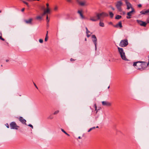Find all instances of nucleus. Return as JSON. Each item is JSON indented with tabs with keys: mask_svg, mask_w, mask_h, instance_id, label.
Masks as SVG:
<instances>
[{
	"mask_svg": "<svg viewBox=\"0 0 149 149\" xmlns=\"http://www.w3.org/2000/svg\"><path fill=\"white\" fill-rule=\"evenodd\" d=\"M133 65L136 66L137 69L142 71L144 70L146 67V62L141 61H138L134 63Z\"/></svg>",
	"mask_w": 149,
	"mask_h": 149,
	"instance_id": "nucleus-1",
	"label": "nucleus"
},
{
	"mask_svg": "<svg viewBox=\"0 0 149 149\" xmlns=\"http://www.w3.org/2000/svg\"><path fill=\"white\" fill-rule=\"evenodd\" d=\"M118 49L119 53L120 54L121 58L123 60L125 61L127 60V59L126 57L125 53L124 52L123 49L122 48H120L118 47Z\"/></svg>",
	"mask_w": 149,
	"mask_h": 149,
	"instance_id": "nucleus-2",
	"label": "nucleus"
},
{
	"mask_svg": "<svg viewBox=\"0 0 149 149\" xmlns=\"http://www.w3.org/2000/svg\"><path fill=\"white\" fill-rule=\"evenodd\" d=\"M78 4L81 6H86L88 5L89 3L86 0H77Z\"/></svg>",
	"mask_w": 149,
	"mask_h": 149,
	"instance_id": "nucleus-3",
	"label": "nucleus"
},
{
	"mask_svg": "<svg viewBox=\"0 0 149 149\" xmlns=\"http://www.w3.org/2000/svg\"><path fill=\"white\" fill-rule=\"evenodd\" d=\"M128 43L127 39L122 40L120 41L119 45L121 47H125L128 45Z\"/></svg>",
	"mask_w": 149,
	"mask_h": 149,
	"instance_id": "nucleus-4",
	"label": "nucleus"
},
{
	"mask_svg": "<svg viewBox=\"0 0 149 149\" xmlns=\"http://www.w3.org/2000/svg\"><path fill=\"white\" fill-rule=\"evenodd\" d=\"M96 15L99 17V19H100L101 18H104L108 16V14L105 12H102L101 13H96Z\"/></svg>",
	"mask_w": 149,
	"mask_h": 149,
	"instance_id": "nucleus-5",
	"label": "nucleus"
},
{
	"mask_svg": "<svg viewBox=\"0 0 149 149\" xmlns=\"http://www.w3.org/2000/svg\"><path fill=\"white\" fill-rule=\"evenodd\" d=\"M122 4L123 3L121 1H118L116 4V6L119 11H121L122 10L121 6Z\"/></svg>",
	"mask_w": 149,
	"mask_h": 149,
	"instance_id": "nucleus-6",
	"label": "nucleus"
},
{
	"mask_svg": "<svg viewBox=\"0 0 149 149\" xmlns=\"http://www.w3.org/2000/svg\"><path fill=\"white\" fill-rule=\"evenodd\" d=\"M10 126L11 129L17 130L19 128V126L14 122H13L10 124Z\"/></svg>",
	"mask_w": 149,
	"mask_h": 149,
	"instance_id": "nucleus-7",
	"label": "nucleus"
},
{
	"mask_svg": "<svg viewBox=\"0 0 149 149\" xmlns=\"http://www.w3.org/2000/svg\"><path fill=\"white\" fill-rule=\"evenodd\" d=\"M92 38H93L92 40L95 45V49L96 50L97 49V39L95 36L94 35H92Z\"/></svg>",
	"mask_w": 149,
	"mask_h": 149,
	"instance_id": "nucleus-8",
	"label": "nucleus"
},
{
	"mask_svg": "<svg viewBox=\"0 0 149 149\" xmlns=\"http://www.w3.org/2000/svg\"><path fill=\"white\" fill-rule=\"evenodd\" d=\"M136 22L140 25L144 27H146L147 25V23L141 20H137Z\"/></svg>",
	"mask_w": 149,
	"mask_h": 149,
	"instance_id": "nucleus-9",
	"label": "nucleus"
},
{
	"mask_svg": "<svg viewBox=\"0 0 149 149\" xmlns=\"http://www.w3.org/2000/svg\"><path fill=\"white\" fill-rule=\"evenodd\" d=\"M89 20L93 22H96L98 20H99V17L96 15V16H93L91 17Z\"/></svg>",
	"mask_w": 149,
	"mask_h": 149,
	"instance_id": "nucleus-10",
	"label": "nucleus"
},
{
	"mask_svg": "<svg viewBox=\"0 0 149 149\" xmlns=\"http://www.w3.org/2000/svg\"><path fill=\"white\" fill-rule=\"evenodd\" d=\"M125 3L127 6V9L129 10L130 8H131L132 10V8H133L132 7V5L129 2L127 1L128 0H124Z\"/></svg>",
	"mask_w": 149,
	"mask_h": 149,
	"instance_id": "nucleus-11",
	"label": "nucleus"
},
{
	"mask_svg": "<svg viewBox=\"0 0 149 149\" xmlns=\"http://www.w3.org/2000/svg\"><path fill=\"white\" fill-rule=\"evenodd\" d=\"M135 10L134 8H132V10L131 11L128 12L127 14V15L128 16H127L126 18L127 19H130L131 18V16L133 14V13L135 12Z\"/></svg>",
	"mask_w": 149,
	"mask_h": 149,
	"instance_id": "nucleus-12",
	"label": "nucleus"
},
{
	"mask_svg": "<svg viewBox=\"0 0 149 149\" xmlns=\"http://www.w3.org/2000/svg\"><path fill=\"white\" fill-rule=\"evenodd\" d=\"M102 105L104 106L110 107L111 105V102L107 101H103L102 102Z\"/></svg>",
	"mask_w": 149,
	"mask_h": 149,
	"instance_id": "nucleus-13",
	"label": "nucleus"
},
{
	"mask_svg": "<svg viewBox=\"0 0 149 149\" xmlns=\"http://www.w3.org/2000/svg\"><path fill=\"white\" fill-rule=\"evenodd\" d=\"M83 11L82 10H78L77 11V13L79 14L80 17L82 19H85L86 18V17L84 16L82 13Z\"/></svg>",
	"mask_w": 149,
	"mask_h": 149,
	"instance_id": "nucleus-14",
	"label": "nucleus"
},
{
	"mask_svg": "<svg viewBox=\"0 0 149 149\" xmlns=\"http://www.w3.org/2000/svg\"><path fill=\"white\" fill-rule=\"evenodd\" d=\"M19 121L23 124L26 125V120L24 119L22 117H19Z\"/></svg>",
	"mask_w": 149,
	"mask_h": 149,
	"instance_id": "nucleus-15",
	"label": "nucleus"
},
{
	"mask_svg": "<svg viewBox=\"0 0 149 149\" xmlns=\"http://www.w3.org/2000/svg\"><path fill=\"white\" fill-rule=\"evenodd\" d=\"M113 27L118 28L119 27L120 28H121L122 27V24L121 22H119L116 25H113Z\"/></svg>",
	"mask_w": 149,
	"mask_h": 149,
	"instance_id": "nucleus-16",
	"label": "nucleus"
},
{
	"mask_svg": "<svg viewBox=\"0 0 149 149\" xmlns=\"http://www.w3.org/2000/svg\"><path fill=\"white\" fill-rule=\"evenodd\" d=\"M33 20V19L32 18H30L29 19L25 20H24L25 23L27 24H32V21Z\"/></svg>",
	"mask_w": 149,
	"mask_h": 149,
	"instance_id": "nucleus-17",
	"label": "nucleus"
},
{
	"mask_svg": "<svg viewBox=\"0 0 149 149\" xmlns=\"http://www.w3.org/2000/svg\"><path fill=\"white\" fill-rule=\"evenodd\" d=\"M140 13L142 14L145 15L147 13H149V9L146 10L145 11H142L140 12Z\"/></svg>",
	"mask_w": 149,
	"mask_h": 149,
	"instance_id": "nucleus-18",
	"label": "nucleus"
},
{
	"mask_svg": "<svg viewBox=\"0 0 149 149\" xmlns=\"http://www.w3.org/2000/svg\"><path fill=\"white\" fill-rule=\"evenodd\" d=\"M44 11L45 12L46 14H50V10L49 8H47V9L46 10H45Z\"/></svg>",
	"mask_w": 149,
	"mask_h": 149,
	"instance_id": "nucleus-19",
	"label": "nucleus"
},
{
	"mask_svg": "<svg viewBox=\"0 0 149 149\" xmlns=\"http://www.w3.org/2000/svg\"><path fill=\"white\" fill-rule=\"evenodd\" d=\"M48 32L47 31V33H46V35L45 38V41H47L48 40Z\"/></svg>",
	"mask_w": 149,
	"mask_h": 149,
	"instance_id": "nucleus-20",
	"label": "nucleus"
},
{
	"mask_svg": "<svg viewBox=\"0 0 149 149\" xmlns=\"http://www.w3.org/2000/svg\"><path fill=\"white\" fill-rule=\"evenodd\" d=\"M61 130L62 132L64 133L65 134L67 135V136H70V135L69 134H68L63 129L61 128Z\"/></svg>",
	"mask_w": 149,
	"mask_h": 149,
	"instance_id": "nucleus-21",
	"label": "nucleus"
},
{
	"mask_svg": "<svg viewBox=\"0 0 149 149\" xmlns=\"http://www.w3.org/2000/svg\"><path fill=\"white\" fill-rule=\"evenodd\" d=\"M109 15L110 16V17L111 18H112L113 17L114 15H113V13L112 12H109Z\"/></svg>",
	"mask_w": 149,
	"mask_h": 149,
	"instance_id": "nucleus-22",
	"label": "nucleus"
},
{
	"mask_svg": "<svg viewBox=\"0 0 149 149\" xmlns=\"http://www.w3.org/2000/svg\"><path fill=\"white\" fill-rule=\"evenodd\" d=\"M121 16L118 15L116 16L115 17V19H119L121 18Z\"/></svg>",
	"mask_w": 149,
	"mask_h": 149,
	"instance_id": "nucleus-23",
	"label": "nucleus"
},
{
	"mask_svg": "<svg viewBox=\"0 0 149 149\" xmlns=\"http://www.w3.org/2000/svg\"><path fill=\"white\" fill-rule=\"evenodd\" d=\"M99 25L100 26L103 27H104V23L102 22H100L99 23Z\"/></svg>",
	"mask_w": 149,
	"mask_h": 149,
	"instance_id": "nucleus-24",
	"label": "nucleus"
},
{
	"mask_svg": "<svg viewBox=\"0 0 149 149\" xmlns=\"http://www.w3.org/2000/svg\"><path fill=\"white\" fill-rule=\"evenodd\" d=\"M22 1L28 7H29V4L28 3L22 0Z\"/></svg>",
	"mask_w": 149,
	"mask_h": 149,
	"instance_id": "nucleus-25",
	"label": "nucleus"
},
{
	"mask_svg": "<svg viewBox=\"0 0 149 149\" xmlns=\"http://www.w3.org/2000/svg\"><path fill=\"white\" fill-rule=\"evenodd\" d=\"M90 33V32L88 30L87 31H86V33L87 34V36L88 37H89L91 35L88 34V33Z\"/></svg>",
	"mask_w": 149,
	"mask_h": 149,
	"instance_id": "nucleus-26",
	"label": "nucleus"
},
{
	"mask_svg": "<svg viewBox=\"0 0 149 149\" xmlns=\"http://www.w3.org/2000/svg\"><path fill=\"white\" fill-rule=\"evenodd\" d=\"M46 20H47V26H48V23L49 22V19H48V15H47Z\"/></svg>",
	"mask_w": 149,
	"mask_h": 149,
	"instance_id": "nucleus-27",
	"label": "nucleus"
},
{
	"mask_svg": "<svg viewBox=\"0 0 149 149\" xmlns=\"http://www.w3.org/2000/svg\"><path fill=\"white\" fill-rule=\"evenodd\" d=\"M42 18V16H38L36 17V19H37L39 20V19H41Z\"/></svg>",
	"mask_w": 149,
	"mask_h": 149,
	"instance_id": "nucleus-28",
	"label": "nucleus"
},
{
	"mask_svg": "<svg viewBox=\"0 0 149 149\" xmlns=\"http://www.w3.org/2000/svg\"><path fill=\"white\" fill-rule=\"evenodd\" d=\"M58 7L57 6H55L54 8V10L55 11H56L58 10Z\"/></svg>",
	"mask_w": 149,
	"mask_h": 149,
	"instance_id": "nucleus-29",
	"label": "nucleus"
},
{
	"mask_svg": "<svg viewBox=\"0 0 149 149\" xmlns=\"http://www.w3.org/2000/svg\"><path fill=\"white\" fill-rule=\"evenodd\" d=\"M94 107L95 108V111H96V113L97 112V106H96V104H94Z\"/></svg>",
	"mask_w": 149,
	"mask_h": 149,
	"instance_id": "nucleus-30",
	"label": "nucleus"
},
{
	"mask_svg": "<svg viewBox=\"0 0 149 149\" xmlns=\"http://www.w3.org/2000/svg\"><path fill=\"white\" fill-rule=\"evenodd\" d=\"M59 111L58 110L54 112V115L56 114L57 113H59Z\"/></svg>",
	"mask_w": 149,
	"mask_h": 149,
	"instance_id": "nucleus-31",
	"label": "nucleus"
},
{
	"mask_svg": "<svg viewBox=\"0 0 149 149\" xmlns=\"http://www.w3.org/2000/svg\"><path fill=\"white\" fill-rule=\"evenodd\" d=\"M146 23H149V17H148L146 19Z\"/></svg>",
	"mask_w": 149,
	"mask_h": 149,
	"instance_id": "nucleus-32",
	"label": "nucleus"
},
{
	"mask_svg": "<svg viewBox=\"0 0 149 149\" xmlns=\"http://www.w3.org/2000/svg\"><path fill=\"white\" fill-rule=\"evenodd\" d=\"M39 42L41 43H42L43 42V40L42 39H40L39 40Z\"/></svg>",
	"mask_w": 149,
	"mask_h": 149,
	"instance_id": "nucleus-33",
	"label": "nucleus"
},
{
	"mask_svg": "<svg viewBox=\"0 0 149 149\" xmlns=\"http://www.w3.org/2000/svg\"><path fill=\"white\" fill-rule=\"evenodd\" d=\"M0 39H1V40L3 41L5 40V39L4 38H2L1 37V36H0Z\"/></svg>",
	"mask_w": 149,
	"mask_h": 149,
	"instance_id": "nucleus-34",
	"label": "nucleus"
},
{
	"mask_svg": "<svg viewBox=\"0 0 149 149\" xmlns=\"http://www.w3.org/2000/svg\"><path fill=\"white\" fill-rule=\"evenodd\" d=\"M28 126H29V127H31L32 128V129H33V125H32L30 124H29V125H28Z\"/></svg>",
	"mask_w": 149,
	"mask_h": 149,
	"instance_id": "nucleus-35",
	"label": "nucleus"
},
{
	"mask_svg": "<svg viewBox=\"0 0 149 149\" xmlns=\"http://www.w3.org/2000/svg\"><path fill=\"white\" fill-rule=\"evenodd\" d=\"M138 6L139 8H141V7L142 5L141 4H139L138 5Z\"/></svg>",
	"mask_w": 149,
	"mask_h": 149,
	"instance_id": "nucleus-36",
	"label": "nucleus"
},
{
	"mask_svg": "<svg viewBox=\"0 0 149 149\" xmlns=\"http://www.w3.org/2000/svg\"><path fill=\"white\" fill-rule=\"evenodd\" d=\"M109 24H110V25H113V23L112 22H110L109 23Z\"/></svg>",
	"mask_w": 149,
	"mask_h": 149,
	"instance_id": "nucleus-37",
	"label": "nucleus"
},
{
	"mask_svg": "<svg viewBox=\"0 0 149 149\" xmlns=\"http://www.w3.org/2000/svg\"><path fill=\"white\" fill-rule=\"evenodd\" d=\"M46 14V13H45V12L44 11L43 13L42 14V16H44V15H45Z\"/></svg>",
	"mask_w": 149,
	"mask_h": 149,
	"instance_id": "nucleus-38",
	"label": "nucleus"
},
{
	"mask_svg": "<svg viewBox=\"0 0 149 149\" xmlns=\"http://www.w3.org/2000/svg\"><path fill=\"white\" fill-rule=\"evenodd\" d=\"M149 65V59H148V63H147L146 62V67L148 65Z\"/></svg>",
	"mask_w": 149,
	"mask_h": 149,
	"instance_id": "nucleus-39",
	"label": "nucleus"
},
{
	"mask_svg": "<svg viewBox=\"0 0 149 149\" xmlns=\"http://www.w3.org/2000/svg\"><path fill=\"white\" fill-rule=\"evenodd\" d=\"M6 127L8 128H9V125H8V123H7L6 124Z\"/></svg>",
	"mask_w": 149,
	"mask_h": 149,
	"instance_id": "nucleus-40",
	"label": "nucleus"
},
{
	"mask_svg": "<svg viewBox=\"0 0 149 149\" xmlns=\"http://www.w3.org/2000/svg\"><path fill=\"white\" fill-rule=\"evenodd\" d=\"M74 60H74V59H73V58H71L70 59V61H74Z\"/></svg>",
	"mask_w": 149,
	"mask_h": 149,
	"instance_id": "nucleus-41",
	"label": "nucleus"
},
{
	"mask_svg": "<svg viewBox=\"0 0 149 149\" xmlns=\"http://www.w3.org/2000/svg\"><path fill=\"white\" fill-rule=\"evenodd\" d=\"M67 1L70 3L72 2V0H67Z\"/></svg>",
	"mask_w": 149,
	"mask_h": 149,
	"instance_id": "nucleus-42",
	"label": "nucleus"
},
{
	"mask_svg": "<svg viewBox=\"0 0 149 149\" xmlns=\"http://www.w3.org/2000/svg\"><path fill=\"white\" fill-rule=\"evenodd\" d=\"M24 10H25V8H23L22 9V10H21V11L22 12H24Z\"/></svg>",
	"mask_w": 149,
	"mask_h": 149,
	"instance_id": "nucleus-43",
	"label": "nucleus"
},
{
	"mask_svg": "<svg viewBox=\"0 0 149 149\" xmlns=\"http://www.w3.org/2000/svg\"><path fill=\"white\" fill-rule=\"evenodd\" d=\"M92 130V128H90V129L88 130V132H90V131H91V130Z\"/></svg>",
	"mask_w": 149,
	"mask_h": 149,
	"instance_id": "nucleus-44",
	"label": "nucleus"
},
{
	"mask_svg": "<svg viewBox=\"0 0 149 149\" xmlns=\"http://www.w3.org/2000/svg\"><path fill=\"white\" fill-rule=\"evenodd\" d=\"M48 118L50 119H52L53 118V117L50 116Z\"/></svg>",
	"mask_w": 149,
	"mask_h": 149,
	"instance_id": "nucleus-45",
	"label": "nucleus"
},
{
	"mask_svg": "<svg viewBox=\"0 0 149 149\" xmlns=\"http://www.w3.org/2000/svg\"><path fill=\"white\" fill-rule=\"evenodd\" d=\"M34 86H35L36 87V88H37V89H38V87H37V86H36V84L34 83Z\"/></svg>",
	"mask_w": 149,
	"mask_h": 149,
	"instance_id": "nucleus-46",
	"label": "nucleus"
},
{
	"mask_svg": "<svg viewBox=\"0 0 149 149\" xmlns=\"http://www.w3.org/2000/svg\"><path fill=\"white\" fill-rule=\"evenodd\" d=\"M49 6V4L48 3H47L46 4V6H47V8H48Z\"/></svg>",
	"mask_w": 149,
	"mask_h": 149,
	"instance_id": "nucleus-47",
	"label": "nucleus"
},
{
	"mask_svg": "<svg viewBox=\"0 0 149 149\" xmlns=\"http://www.w3.org/2000/svg\"><path fill=\"white\" fill-rule=\"evenodd\" d=\"M91 128H92V130H93V129H95V127H92Z\"/></svg>",
	"mask_w": 149,
	"mask_h": 149,
	"instance_id": "nucleus-48",
	"label": "nucleus"
},
{
	"mask_svg": "<svg viewBox=\"0 0 149 149\" xmlns=\"http://www.w3.org/2000/svg\"><path fill=\"white\" fill-rule=\"evenodd\" d=\"M111 8L112 10H115L114 8H113V7H111Z\"/></svg>",
	"mask_w": 149,
	"mask_h": 149,
	"instance_id": "nucleus-49",
	"label": "nucleus"
},
{
	"mask_svg": "<svg viewBox=\"0 0 149 149\" xmlns=\"http://www.w3.org/2000/svg\"><path fill=\"white\" fill-rule=\"evenodd\" d=\"M86 31H87L88 30V29L86 27Z\"/></svg>",
	"mask_w": 149,
	"mask_h": 149,
	"instance_id": "nucleus-50",
	"label": "nucleus"
},
{
	"mask_svg": "<svg viewBox=\"0 0 149 149\" xmlns=\"http://www.w3.org/2000/svg\"><path fill=\"white\" fill-rule=\"evenodd\" d=\"M78 138H79V139H81V136H79V137H78Z\"/></svg>",
	"mask_w": 149,
	"mask_h": 149,
	"instance_id": "nucleus-51",
	"label": "nucleus"
},
{
	"mask_svg": "<svg viewBox=\"0 0 149 149\" xmlns=\"http://www.w3.org/2000/svg\"><path fill=\"white\" fill-rule=\"evenodd\" d=\"M9 61V60H8V59H7L6 60V62H8Z\"/></svg>",
	"mask_w": 149,
	"mask_h": 149,
	"instance_id": "nucleus-52",
	"label": "nucleus"
},
{
	"mask_svg": "<svg viewBox=\"0 0 149 149\" xmlns=\"http://www.w3.org/2000/svg\"><path fill=\"white\" fill-rule=\"evenodd\" d=\"M86 40H86V38H85V41H86Z\"/></svg>",
	"mask_w": 149,
	"mask_h": 149,
	"instance_id": "nucleus-53",
	"label": "nucleus"
},
{
	"mask_svg": "<svg viewBox=\"0 0 149 149\" xmlns=\"http://www.w3.org/2000/svg\"><path fill=\"white\" fill-rule=\"evenodd\" d=\"M96 128H99V127L98 126H97L96 127Z\"/></svg>",
	"mask_w": 149,
	"mask_h": 149,
	"instance_id": "nucleus-54",
	"label": "nucleus"
},
{
	"mask_svg": "<svg viewBox=\"0 0 149 149\" xmlns=\"http://www.w3.org/2000/svg\"><path fill=\"white\" fill-rule=\"evenodd\" d=\"M109 88H110V86H109L108 87V89H109Z\"/></svg>",
	"mask_w": 149,
	"mask_h": 149,
	"instance_id": "nucleus-55",
	"label": "nucleus"
},
{
	"mask_svg": "<svg viewBox=\"0 0 149 149\" xmlns=\"http://www.w3.org/2000/svg\"><path fill=\"white\" fill-rule=\"evenodd\" d=\"M148 58L149 59V56H148Z\"/></svg>",
	"mask_w": 149,
	"mask_h": 149,
	"instance_id": "nucleus-56",
	"label": "nucleus"
},
{
	"mask_svg": "<svg viewBox=\"0 0 149 149\" xmlns=\"http://www.w3.org/2000/svg\"><path fill=\"white\" fill-rule=\"evenodd\" d=\"M0 12H1V11H0Z\"/></svg>",
	"mask_w": 149,
	"mask_h": 149,
	"instance_id": "nucleus-57",
	"label": "nucleus"
}]
</instances>
